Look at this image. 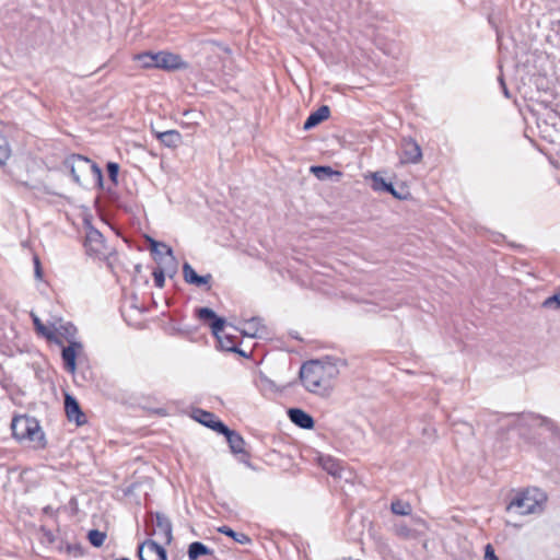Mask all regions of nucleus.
<instances>
[{
    "instance_id": "obj_1",
    "label": "nucleus",
    "mask_w": 560,
    "mask_h": 560,
    "mask_svg": "<svg viewBox=\"0 0 560 560\" xmlns=\"http://www.w3.org/2000/svg\"><path fill=\"white\" fill-rule=\"evenodd\" d=\"M346 365V360L339 358L312 360L302 364L299 376L307 392L327 397L334 389V383L339 375V366Z\"/></svg>"
},
{
    "instance_id": "obj_2",
    "label": "nucleus",
    "mask_w": 560,
    "mask_h": 560,
    "mask_svg": "<svg viewBox=\"0 0 560 560\" xmlns=\"http://www.w3.org/2000/svg\"><path fill=\"white\" fill-rule=\"evenodd\" d=\"M196 316L210 327L221 350L236 352L241 357H245V351L240 348L241 338L245 337V330H241V337L235 335L236 328L228 324L224 317L217 315L210 307L196 308Z\"/></svg>"
},
{
    "instance_id": "obj_3",
    "label": "nucleus",
    "mask_w": 560,
    "mask_h": 560,
    "mask_svg": "<svg viewBox=\"0 0 560 560\" xmlns=\"http://www.w3.org/2000/svg\"><path fill=\"white\" fill-rule=\"evenodd\" d=\"M12 435L20 442H28L36 450L47 445L45 433L38 420L26 415L15 416L11 422Z\"/></svg>"
},
{
    "instance_id": "obj_4",
    "label": "nucleus",
    "mask_w": 560,
    "mask_h": 560,
    "mask_svg": "<svg viewBox=\"0 0 560 560\" xmlns=\"http://www.w3.org/2000/svg\"><path fill=\"white\" fill-rule=\"evenodd\" d=\"M37 536L40 542L49 549L66 552L77 558L84 555L82 545L80 542H70L67 533L61 527H40Z\"/></svg>"
},
{
    "instance_id": "obj_5",
    "label": "nucleus",
    "mask_w": 560,
    "mask_h": 560,
    "mask_svg": "<svg viewBox=\"0 0 560 560\" xmlns=\"http://www.w3.org/2000/svg\"><path fill=\"white\" fill-rule=\"evenodd\" d=\"M547 501V495L538 488H528L518 491L508 504L509 511H514L521 515L537 513L542 511Z\"/></svg>"
},
{
    "instance_id": "obj_6",
    "label": "nucleus",
    "mask_w": 560,
    "mask_h": 560,
    "mask_svg": "<svg viewBox=\"0 0 560 560\" xmlns=\"http://www.w3.org/2000/svg\"><path fill=\"white\" fill-rule=\"evenodd\" d=\"M135 59L143 69L158 68L173 71L187 68V62H185L179 55L168 51H159L155 54L145 51L136 55Z\"/></svg>"
},
{
    "instance_id": "obj_7",
    "label": "nucleus",
    "mask_w": 560,
    "mask_h": 560,
    "mask_svg": "<svg viewBox=\"0 0 560 560\" xmlns=\"http://www.w3.org/2000/svg\"><path fill=\"white\" fill-rule=\"evenodd\" d=\"M63 166L70 172L72 179L79 185H81V175L88 174H91L100 186L103 184L101 167L95 162L81 154L68 156L63 162Z\"/></svg>"
},
{
    "instance_id": "obj_8",
    "label": "nucleus",
    "mask_w": 560,
    "mask_h": 560,
    "mask_svg": "<svg viewBox=\"0 0 560 560\" xmlns=\"http://www.w3.org/2000/svg\"><path fill=\"white\" fill-rule=\"evenodd\" d=\"M150 250L153 255L154 260L159 266L166 267L167 275L173 277L177 271V261L173 255V250L170 246L164 243L158 242L153 238H149Z\"/></svg>"
},
{
    "instance_id": "obj_9",
    "label": "nucleus",
    "mask_w": 560,
    "mask_h": 560,
    "mask_svg": "<svg viewBox=\"0 0 560 560\" xmlns=\"http://www.w3.org/2000/svg\"><path fill=\"white\" fill-rule=\"evenodd\" d=\"M183 278L187 284L194 285L196 288H202L205 291H210L212 288V275H198L192 266L187 261L183 264Z\"/></svg>"
},
{
    "instance_id": "obj_10",
    "label": "nucleus",
    "mask_w": 560,
    "mask_h": 560,
    "mask_svg": "<svg viewBox=\"0 0 560 560\" xmlns=\"http://www.w3.org/2000/svg\"><path fill=\"white\" fill-rule=\"evenodd\" d=\"M139 560H167L166 550L152 539H147L138 545Z\"/></svg>"
},
{
    "instance_id": "obj_11",
    "label": "nucleus",
    "mask_w": 560,
    "mask_h": 560,
    "mask_svg": "<svg viewBox=\"0 0 560 560\" xmlns=\"http://www.w3.org/2000/svg\"><path fill=\"white\" fill-rule=\"evenodd\" d=\"M84 247L91 256H105V240L103 234L94 228H90L85 235Z\"/></svg>"
},
{
    "instance_id": "obj_12",
    "label": "nucleus",
    "mask_w": 560,
    "mask_h": 560,
    "mask_svg": "<svg viewBox=\"0 0 560 560\" xmlns=\"http://www.w3.org/2000/svg\"><path fill=\"white\" fill-rule=\"evenodd\" d=\"M191 418L217 433L220 430H223V425L225 424L213 412L203 410L201 408H194L191 410Z\"/></svg>"
},
{
    "instance_id": "obj_13",
    "label": "nucleus",
    "mask_w": 560,
    "mask_h": 560,
    "mask_svg": "<svg viewBox=\"0 0 560 560\" xmlns=\"http://www.w3.org/2000/svg\"><path fill=\"white\" fill-rule=\"evenodd\" d=\"M83 350V346L81 342L71 340L69 346L63 347L61 351V358L63 362V368L69 373H74L77 370V357L79 352Z\"/></svg>"
},
{
    "instance_id": "obj_14",
    "label": "nucleus",
    "mask_w": 560,
    "mask_h": 560,
    "mask_svg": "<svg viewBox=\"0 0 560 560\" xmlns=\"http://www.w3.org/2000/svg\"><path fill=\"white\" fill-rule=\"evenodd\" d=\"M422 158L420 145L411 138L401 141V163H418Z\"/></svg>"
},
{
    "instance_id": "obj_15",
    "label": "nucleus",
    "mask_w": 560,
    "mask_h": 560,
    "mask_svg": "<svg viewBox=\"0 0 560 560\" xmlns=\"http://www.w3.org/2000/svg\"><path fill=\"white\" fill-rule=\"evenodd\" d=\"M218 434L225 436L229 447L233 454L245 453V441L238 432L231 430L226 424H224L223 430H220Z\"/></svg>"
},
{
    "instance_id": "obj_16",
    "label": "nucleus",
    "mask_w": 560,
    "mask_h": 560,
    "mask_svg": "<svg viewBox=\"0 0 560 560\" xmlns=\"http://www.w3.org/2000/svg\"><path fill=\"white\" fill-rule=\"evenodd\" d=\"M65 410L69 421H75L78 425H82L86 422V416L82 412L78 400L70 395H66Z\"/></svg>"
},
{
    "instance_id": "obj_17",
    "label": "nucleus",
    "mask_w": 560,
    "mask_h": 560,
    "mask_svg": "<svg viewBox=\"0 0 560 560\" xmlns=\"http://www.w3.org/2000/svg\"><path fill=\"white\" fill-rule=\"evenodd\" d=\"M287 413L290 421L301 429L311 430L315 425L313 417L303 409L290 408Z\"/></svg>"
},
{
    "instance_id": "obj_18",
    "label": "nucleus",
    "mask_w": 560,
    "mask_h": 560,
    "mask_svg": "<svg viewBox=\"0 0 560 560\" xmlns=\"http://www.w3.org/2000/svg\"><path fill=\"white\" fill-rule=\"evenodd\" d=\"M269 329L259 317L247 319V338L267 339L269 338Z\"/></svg>"
},
{
    "instance_id": "obj_19",
    "label": "nucleus",
    "mask_w": 560,
    "mask_h": 560,
    "mask_svg": "<svg viewBox=\"0 0 560 560\" xmlns=\"http://www.w3.org/2000/svg\"><path fill=\"white\" fill-rule=\"evenodd\" d=\"M330 116V108L327 105H322L317 110L310 114L304 121L303 129L311 130Z\"/></svg>"
},
{
    "instance_id": "obj_20",
    "label": "nucleus",
    "mask_w": 560,
    "mask_h": 560,
    "mask_svg": "<svg viewBox=\"0 0 560 560\" xmlns=\"http://www.w3.org/2000/svg\"><path fill=\"white\" fill-rule=\"evenodd\" d=\"M33 324L37 335L46 338L48 341L54 342L58 346H62V340L57 336L56 329H51L45 326L42 320L34 314H32Z\"/></svg>"
},
{
    "instance_id": "obj_21",
    "label": "nucleus",
    "mask_w": 560,
    "mask_h": 560,
    "mask_svg": "<svg viewBox=\"0 0 560 560\" xmlns=\"http://www.w3.org/2000/svg\"><path fill=\"white\" fill-rule=\"evenodd\" d=\"M371 179H372V184H371V187L374 191H378V192H387V194H390L393 195L394 197L400 199L401 197L398 195V192L396 191V189L394 188L393 184L392 183H387L381 175L380 173H372L370 175Z\"/></svg>"
},
{
    "instance_id": "obj_22",
    "label": "nucleus",
    "mask_w": 560,
    "mask_h": 560,
    "mask_svg": "<svg viewBox=\"0 0 560 560\" xmlns=\"http://www.w3.org/2000/svg\"><path fill=\"white\" fill-rule=\"evenodd\" d=\"M154 133L163 145L171 149L177 148L183 140L182 135L177 130L173 129L166 131H154Z\"/></svg>"
},
{
    "instance_id": "obj_23",
    "label": "nucleus",
    "mask_w": 560,
    "mask_h": 560,
    "mask_svg": "<svg viewBox=\"0 0 560 560\" xmlns=\"http://www.w3.org/2000/svg\"><path fill=\"white\" fill-rule=\"evenodd\" d=\"M318 464L320 467L326 470L329 475L336 478L341 477L342 467L340 463L329 455H320L318 456Z\"/></svg>"
},
{
    "instance_id": "obj_24",
    "label": "nucleus",
    "mask_w": 560,
    "mask_h": 560,
    "mask_svg": "<svg viewBox=\"0 0 560 560\" xmlns=\"http://www.w3.org/2000/svg\"><path fill=\"white\" fill-rule=\"evenodd\" d=\"M187 555L189 560H197L201 556H212L213 550L201 541H194L188 546Z\"/></svg>"
},
{
    "instance_id": "obj_25",
    "label": "nucleus",
    "mask_w": 560,
    "mask_h": 560,
    "mask_svg": "<svg viewBox=\"0 0 560 560\" xmlns=\"http://www.w3.org/2000/svg\"><path fill=\"white\" fill-rule=\"evenodd\" d=\"M255 384L265 394L275 393L278 390L276 383L268 378L261 371L259 372L257 378H255Z\"/></svg>"
},
{
    "instance_id": "obj_26",
    "label": "nucleus",
    "mask_w": 560,
    "mask_h": 560,
    "mask_svg": "<svg viewBox=\"0 0 560 560\" xmlns=\"http://www.w3.org/2000/svg\"><path fill=\"white\" fill-rule=\"evenodd\" d=\"M390 510L395 515L407 516L412 512V506L409 502L396 499L390 504Z\"/></svg>"
},
{
    "instance_id": "obj_27",
    "label": "nucleus",
    "mask_w": 560,
    "mask_h": 560,
    "mask_svg": "<svg viewBox=\"0 0 560 560\" xmlns=\"http://www.w3.org/2000/svg\"><path fill=\"white\" fill-rule=\"evenodd\" d=\"M11 156V148L9 141L0 128V167L4 166Z\"/></svg>"
},
{
    "instance_id": "obj_28",
    "label": "nucleus",
    "mask_w": 560,
    "mask_h": 560,
    "mask_svg": "<svg viewBox=\"0 0 560 560\" xmlns=\"http://www.w3.org/2000/svg\"><path fill=\"white\" fill-rule=\"evenodd\" d=\"M106 537H107L106 533L101 532L98 529H91L88 533V539H89L90 544L96 548H100L101 546H103Z\"/></svg>"
},
{
    "instance_id": "obj_29",
    "label": "nucleus",
    "mask_w": 560,
    "mask_h": 560,
    "mask_svg": "<svg viewBox=\"0 0 560 560\" xmlns=\"http://www.w3.org/2000/svg\"><path fill=\"white\" fill-rule=\"evenodd\" d=\"M311 172L320 180H324L332 175H340L339 172L334 171L330 166H312Z\"/></svg>"
},
{
    "instance_id": "obj_30",
    "label": "nucleus",
    "mask_w": 560,
    "mask_h": 560,
    "mask_svg": "<svg viewBox=\"0 0 560 560\" xmlns=\"http://www.w3.org/2000/svg\"><path fill=\"white\" fill-rule=\"evenodd\" d=\"M167 273L166 267L159 266L152 272L155 287L162 289L165 284V275Z\"/></svg>"
},
{
    "instance_id": "obj_31",
    "label": "nucleus",
    "mask_w": 560,
    "mask_h": 560,
    "mask_svg": "<svg viewBox=\"0 0 560 560\" xmlns=\"http://www.w3.org/2000/svg\"><path fill=\"white\" fill-rule=\"evenodd\" d=\"M515 420L517 421V423L520 424H525V423H528V422H539V423H542V422H547L546 419H542L541 417L539 416H535L533 413H522V415H517V416H514Z\"/></svg>"
},
{
    "instance_id": "obj_32",
    "label": "nucleus",
    "mask_w": 560,
    "mask_h": 560,
    "mask_svg": "<svg viewBox=\"0 0 560 560\" xmlns=\"http://www.w3.org/2000/svg\"><path fill=\"white\" fill-rule=\"evenodd\" d=\"M218 530L224 535L232 537L234 540L243 544L245 541V534L236 533L232 527H218Z\"/></svg>"
},
{
    "instance_id": "obj_33",
    "label": "nucleus",
    "mask_w": 560,
    "mask_h": 560,
    "mask_svg": "<svg viewBox=\"0 0 560 560\" xmlns=\"http://www.w3.org/2000/svg\"><path fill=\"white\" fill-rule=\"evenodd\" d=\"M106 170L109 179L116 185L118 183L119 164L116 162H108Z\"/></svg>"
},
{
    "instance_id": "obj_34",
    "label": "nucleus",
    "mask_w": 560,
    "mask_h": 560,
    "mask_svg": "<svg viewBox=\"0 0 560 560\" xmlns=\"http://www.w3.org/2000/svg\"><path fill=\"white\" fill-rule=\"evenodd\" d=\"M544 306L549 308H560V292L546 299L544 302Z\"/></svg>"
},
{
    "instance_id": "obj_35",
    "label": "nucleus",
    "mask_w": 560,
    "mask_h": 560,
    "mask_svg": "<svg viewBox=\"0 0 560 560\" xmlns=\"http://www.w3.org/2000/svg\"><path fill=\"white\" fill-rule=\"evenodd\" d=\"M65 511H67V508H66V506H63V508H60V506H59V508L54 509L51 505H47V506H45V508L43 509V513H44L45 515H49V516H51V517H52L55 514L60 513V512H65Z\"/></svg>"
},
{
    "instance_id": "obj_36",
    "label": "nucleus",
    "mask_w": 560,
    "mask_h": 560,
    "mask_svg": "<svg viewBox=\"0 0 560 560\" xmlns=\"http://www.w3.org/2000/svg\"><path fill=\"white\" fill-rule=\"evenodd\" d=\"M485 559L486 560H500L495 553H494V549L493 547L488 544L486 547H485Z\"/></svg>"
},
{
    "instance_id": "obj_37",
    "label": "nucleus",
    "mask_w": 560,
    "mask_h": 560,
    "mask_svg": "<svg viewBox=\"0 0 560 560\" xmlns=\"http://www.w3.org/2000/svg\"><path fill=\"white\" fill-rule=\"evenodd\" d=\"M60 328L65 330L63 336H66L67 338L68 337L73 338L74 337L75 328H74V326L72 324H67L65 326L62 325Z\"/></svg>"
},
{
    "instance_id": "obj_38",
    "label": "nucleus",
    "mask_w": 560,
    "mask_h": 560,
    "mask_svg": "<svg viewBox=\"0 0 560 560\" xmlns=\"http://www.w3.org/2000/svg\"><path fill=\"white\" fill-rule=\"evenodd\" d=\"M155 525H171L168 518L160 513H156V524Z\"/></svg>"
},
{
    "instance_id": "obj_39",
    "label": "nucleus",
    "mask_w": 560,
    "mask_h": 560,
    "mask_svg": "<svg viewBox=\"0 0 560 560\" xmlns=\"http://www.w3.org/2000/svg\"><path fill=\"white\" fill-rule=\"evenodd\" d=\"M138 487H139L138 483H132V485L128 486L126 489H124V495L129 497V495L133 494V492L136 491V489Z\"/></svg>"
},
{
    "instance_id": "obj_40",
    "label": "nucleus",
    "mask_w": 560,
    "mask_h": 560,
    "mask_svg": "<svg viewBox=\"0 0 560 560\" xmlns=\"http://www.w3.org/2000/svg\"><path fill=\"white\" fill-rule=\"evenodd\" d=\"M34 264H35V275H36L37 278H40L42 277V269H40V262H39L38 257L34 258Z\"/></svg>"
},
{
    "instance_id": "obj_41",
    "label": "nucleus",
    "mask_w": 560,
    "mask_h": 560,
    "mask_svg": "<svg viewBox=\"0 0 560 560\" xmlns=\"http://www.w3.org/2000/svg\"><path fill=\"white\" fill-rule=\"evenodd\" d=\"M500 83H501V86H502V90H503L504 95H505L506 97H509V96H510V94H509V90H508V88H506V85H505V83H504V81H503V79H502V78H500Z\"/></svg>"
},
{
    "instance_id": "obj_42",
    "label": "nucleus",
    "mask_w": 560,
    "mask_h": 560,
    "mask_svg": "<svg viewBox=\"0 0 560 560\" xmlns=\"http://www.w3.org/2000/svg\"><path fill=\"white\" fill-rule=\"evenodd\" d=\"M165 530V535L168 537V539H171V534H172V527L171 526H167V527H163Z\"/></svg>"
},
{
    "instance_id": "obj_43",
    "label": "nucleus",
    "mask_w": 560,
    "mask_h": 560,
    "mask_svg": "<svg viewBox=\"0 0 560 560\" xmlns=\"http://www.w3.org/2000/svg\"><path fill=\"white\" fill-rule=\"evenodd\" d=\"M69 503L72 506V509H77V500L74 498H71Z\"/></svg>"
},
{
    "instance_id": "obj_44",
    "label": "nucleus",
    "mask_w": 560,
    "mask_h": 560,
    "mask_svg": "<svg viewBox=\"0 0 560 560\" xmlns=\"http://www.w3.org/2000/svg\"><path fill=\"white\" fill-rule=\"evenodd\" d=\"M115 560H130L129 558H120V559H115Z\"/></svg>"
}]
</instances>
